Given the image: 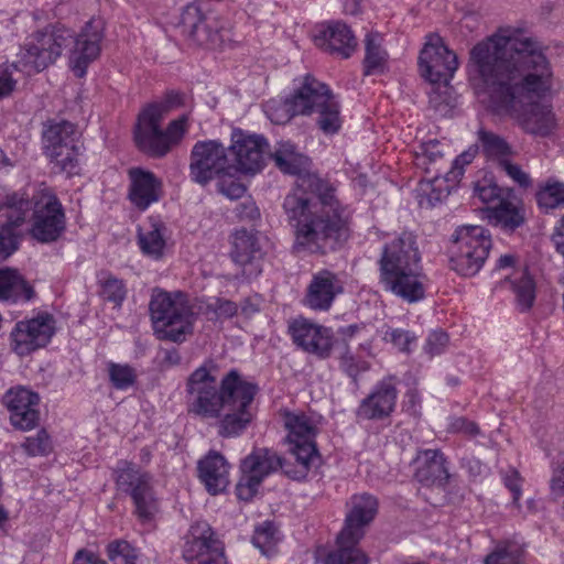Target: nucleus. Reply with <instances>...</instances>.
<instances>
[{"label": "nucleus", "mask_w": 564, "mask_h": 564, "mask_svg": "<svg viewBox=\"0 0 564 564\" xmlns=\"http://www.w3.org/2000/svg\"><path fill=\"white\" fill-rule=\"evenodd\" d=\"M468 73L528 133L546 137L556 128L552 105L542 101L553 89V68L536 40L500 28L473 46Z\"/></svg>", "instance_id": "f257e3e1"}, {"label": "nucleus", "mask_w": 564, "mask_h": 564, "mask_svg": "<svg viewBox=\"0 0 564 564\" xmlns=\"http://www.w3.org/2000/svg\"><path fill=\"white\" fill-rule=\"evenodd\" d=\"M269 156L285 174L296 175L302 194L285 197L283 207L296 224V246L314 253L340 248L350 237L349 214L335 196L333 185L308 172V159L289 141L279 142Z\"/></svg>", "instance_id": "f03ea898"}, {"label": "nucleus", "mask_w": 564, "mask_h": 564, "mask_svg": "<svg viewBox=\"0 0 564 564\" xmlns=\"http://www.w3.org/2000/svg\"><path fill=\"white\" fill-rule=\"evenodd\" d=\"M101 39L100 29L93 21L86 23L75 40L69 29L59 24L48 25L26 39L19 54V63L26 75L40 73L53 65L74 42L69 63L75 75L80 78L85 76L88 65L98 57Z\"/></svg>", "instance_id": "7ed1b4c3"}, {"label": "nucleus", "mask_w": 564, "mask_h": 564, "mask_svg": "<svg viewBox=\"0 0 564 564\" xmlns=\"http://www.w3.org/2000/svg\"><path fill=\"white\" fill-rule=\"evenodd\" d=\"M421 260L416 238L411 232L404 231L384 243L378 261L383 290L406 303L422 301L429 279Z\"/></svg>", "instance_id": "20e7f679"}, {"label": "nucleus", "mask_w": 564, "mask_h": 564, "mask_svg": "<svg viewBox=\"0 0 564 564\" xmlns=\"http://www.w3.org/2000/svg\"><path fill=\"white\" fill-rule=\"evenodd\" d=\"M264 112L275 124L286 123L294 116L316 113V123L326 134H334L341 127L337 100L325 84L311 75L303 78L291 97L267 101Z\"/></svg>", "instance_id": "39448f33"}, {"label": "nucleus", "mask_w": 564, "mask_h": 564, "mask_svg": "<svg viewBox=\"0 0 564 564\" xmlns=\"http://www.w3.org/2000/svg\"><path fill=\"white\" fill-rule=\"evenodd\" d=\"M184 105L185 95L170 90L161 99L143 107L134 129V140L142 152L153 158H162L183 139L188 129V115L172 120L165 130L161 129V121Z\"/></svg>", "instance_id": "423d86ee"}, {"label": "nucleus", "mask_w": 564, "mask_h": 564, "mask_svg": "<svg viewBox=\"0 0 564 564\" xmlns=\"http://www.w3.org/2000/svg\"><path fill=\"white\" fill-rule=\"evenodd\" d=\"M345 524L337 536V550L330 552L325 564H368L366 554L357 547L365 528L375 519L377 499L368 494L354 495L346 503Z\"/></svg>", "instance_id": "0eeeda50"}, {"label": "nucleus", "mask_w": 564, "mask_h": 564, "mask_svg": "<svg viewBox=\"0 0 564 564\" xmlns=\"http://www.w3.org/2000/svg\"><path fill=\"white\" fill-rule=\"evenodd\" d=\"M242 381L237 370H230L218 387L216 377L207 366H200L186 382L188 412L206 419L220 416L221 409L228 401L227 397L231 398Z\"/></svg>", "instance_id": "6e6552de"}, {"label": "nucleus", "mask_w": 564, "mask_h": 564, "mask_svg": "<svg viewBox=\"0 0 564 564\" xmlns=\"http://www.w3.org/2000/svg\"><path fill=\"white\" fill-rule=\"evenodd\" d=\"M149 310L160 339L183 343L193 333L195 314L184 293L154 290Z\"/></svg>", "instance_id": "1a4fd4ad"}, {"label": "nucleus", "mask_w": 564, "mask_h": 564, "mask_svg": "<svg viewBox=\"0 0 564 564\" xmlns=\"http://www.w3.org/2000/svg\"><path fill=\"white\" fill-rule=\"evenodd\" d=\"M283 425L288 431L290 452L295 468L285 467V475L294 480H302L308 470L319 463L316 436L319 432L318 420L304 412H282Z\"/></svg>", "instance_id": "9d476101"}, {"label": "nucleus", "mask_w": 564, "mask_h": 564, "mask_svg": "<svg viewBox=\"0 0 564 564\" xmlns=\"http://www.w3.org/2000/svg\"><path fill=\"white\" fill-rule=\"evenodd\" d=\"M491 248L487 229L481 226H462L453 236L451 265L458 274L475 275L484 265Z\"/></svg>", "instance_id": "9b49d317"}, {"label": "nucleus", "mask_w": 564, "mask_h": 564, "mask_svg": "<svg viewBox=\"0 0 564 564\" xmlns=\"http://www.w3.org/2000/svg\"><path fill=\"white\" fill-rule=\"evenodd\" d=\"M43 149L59 172L77 173L82 144L76 127L68 121L50 122L43 133Z\"/></svg>", "instance_id": "f8f14e48"}, {"label": "nucleus", "mask_w": 564, "mask_h": 564, "mask_svg": "<svg viewBox=\"0 0 564 564\" xmlns=\"http://www.w3.org/2000/svg\"><path fill=\"white\" fill-rule=\"evenodd\" d=\"M34 210L30 235L42 243L56 241L66 229L64 208L56 195L47 187L33 193Z\"/></svg>", "instance_id": "ddd939ff"}, {"label": "nucleus", "mask_w": 564, "mask_h": 564, "mask_svg": "<svg viewBox=\"0 0 564 564\" xmlns=\"http://www.w3.org/2000/svg\"><path fill=\"white\" fill-rule=\"evenodd\" d=\"M115 474L118 490L131 497L138 519L143 523L150 522L158 512L150 475L128 462H120Z\"/></svg>", "instance_id": "4468645a"}, {"label": "nucleus", "mask_w": 564, "mask_h": 564, "mask_svg": "<svg viewBox=\"0 0 564 564\" xmlns=\"http://www.w3.org/2000/svg\"><path fill=\"white\" fill-rule=\"evenodd\" d=\"M295 468L294 462H282L276 452L267 447L254 448L241 462V477L237 484L236 491L240 500H251L259 490L263 479L276 471L279 468Z\"/></svg>", "instance_id": "2eb2a0df"}, {"label": "nucleus", "mask_w": 564, "mask_h": 564, "mask_svg": "<svg viewBox=\"0 0 564 564\" xmlns=\"http://www.w3.org/2000/svg\"><path fill=\"white\" fill-rule=\"evenodd\" d=\"M231 160L228 148L218 140L197 141L189 155V177L202 186L221 175H229Z\"/></svg>", "instance_id": "dca6fc26"}, {"label": "nucleus", "mask_w": 564, "mask_h": 564, "mask_svg": "<svg viewBox=\"0 0 564 564\" xmlns=\"http://www.w3.org/2000/svg\"><path fill=\"white\" fill-rule=\"evenodd\" d=\"M258 387L248 381H242L235 394L229 398L220 412L218 421V434L223 437H237L241 435L254 417L253 399Z\"/></svg>", "instance_id": "f3484780"}, {"label": "nucleus", "mask_w": 564, "mask_h": 564, "mask_svg": "<svg viewBox=\"0 0 564 564\" xmlns=\"http://www.w3.org/2000/svg\"><path fill=\"white\" fill-rule=\"evenodd\" d=\"M458 68L457 55L437 34H429L419 55L420 75L431 85L449 82Z\"/></svg>", "instance_id": "a211bd4d"}, {"label": "nucleus", "mask_w": 564, "mask_h": 564, "mask_svg": "<svg viewBox=\"0 0 564 564\" xmlns=\"http://www.w3.org/2000/svg\"><path fill=\"white\" fill-rule=\"evenodd\" d=\"M183 557L189 564H228L223 542L206 521L191 525L185 536Z\"/></svg>", "instance_id": "6ab92c4d"}, {"label": "nucleus", "mask_w": 564, "mask_h": 564, "mask_svg": "<svg viewBox=\"0 0 564 564\" xmlns=\"http://www.w3.org/2000/svg\"><path fill=\"white\" fill-rule=\"evenodd\" d=\"M231 156V170L246 174H254L262 170L265 155H269L267 140L257 134H248L240 129L231 132V144L228 147Z\"/></svg>", "instance_id": "aec40b11"}, {"label": "nucleus", "mask_w": 564, "mask_h": 564, "mask_svg": "<svg viewBox=\"0 0 564 564\" xmlns=\"http://www.w3.org/2000/svg\"><path fill=\"white\" fill-rule=\"evenodd\" d=\"M293 343L303 351L319 359H327L333 350V332L306 318H296L290 326Z\"/></svg>", "instance_id": "412c9836"}, {"label": "nucleus", "mask_w": 564, "mask_h": 564, "mask_svg": "<svg viewBox=\"0 0 564 564\" xmlns=\"http://www.w3.org/2000/svg\"><path fill=\"white\" fill-rule=\"evenodd\" d=\"M55 332L54 319L48 314L39 315L15 324L11 333L13 349L23 356L46 346Z\"/></svg>", "instance_id": "4be33fe9"}, {"label": "nucleus", "mask_w": 564, "mask_h": 564, "mask_svg": "<svg viewBox=\"0 0 564 564\" xmlns=\"http://www.w3.org/2000/svg\"><path fill=\"white\" fill-rule=\"evenodd\" d=\"M3 403L10 412L11 424L22 431L34 429L40 420V395L22 386L9 389Z\"/></svg>", "instance_id": "5701e85b"}, {"label": "nucleus", "mask_w": 564, "mask_h": 564, "mask_svg": "<svg viewBox=\"0 0 564 564\" xmlns=\"http://www.w3.org/2000/svg\"><path fill=\"white\" fill-rule=\"evenodd\" d=\"M397 398L395 378H383L360 402L356 412L357 416L362 420H383L394 411Z\"/></svg>", "instance_id": "b1692460"}, {"label": "nucleus", "mask_w": 564, "mask_h": 564, "mask_svg": "<svg viewBox=\"0 0 564 564\" xmlns=\"http://www.w3.org/2000/svg\"><path fill=\"white\" fill-rule=\"evenodd\" d=\"M181 28L183 33L197 45L214 47L219 42V33L214 21L206 18L195 3L184 8L181 14Z\"/></svg>", "instance_id": "393cba45"}, {"label": "nucleus", "mask_w": 564, "mask_h": 564, "mask_svg": "<svg viewBox=\"0 0 564 564\" xmlns=\"http://www.w3.org/2000/svg\"><path fill=\"white\" fill-rule=\"evenodd\" d=\"M343 291V282L336 273L329 270H321L312 278L305 302L308 307L315 311H327L335 297Z\"/></svg>", "instance_id": "a878e982"}, {"label": "nucleus", "mask_w": 564, "mask_h": 564, "mask_svg": "<svg viewBox=\"0 0 564 564\" xmlns=\"http://www.w3.org/2000/svg\"><path fill=\"white\" fill-rule=\"evenodd\" d=\"M129 178L128 197L138 209L145 210L162 197V182L152 172L133 167L129 170Z\"/></svg>", "instance_id": "bb28decb"}, {"label": "nucleus", "mask_w": 564, "mask_h": 564, "mask_svg": "<svg viewBox=\"0 0 564 564\" xmlns=\"http://www.w3.org/2000/svg\"><path fill=\"white\" fill-rule=\"evenodd\" d=\"M318 47L348 58L357 46L356 37L349 26L343 22H330L315 35Z\"/></svg>", "instance_id": "cd10ccee"}, {"label": "nucleus", "mask_w": 564, "mask_h": 564, "mask_svg": "<svg viewBox=\"0 0 564 564\" xmlns=\"http://www.w3.org/2000/svg\"><path fill=\"white\" fill-rule=\"evenodd\" d=\"M33 210V194L30 195L28 191L0 194V215L6 219L3 226L18 231L31 219Z\"/></svg>", "instance_id": "c85d7f7f"}, {"label": "nucleus", "mask_w": 564, "mask_h": 564, "mask_svg": "<svg viewBox=\"0 0 564 564\" xmlns=\"http://www.w3.org/2000/svg\"><path fill=\"white\" fill-rule=\"evenodd\" d=\"M198 476L208 492L217 495L229 484V465L221 454L209 452L198 462Z\"/></svg>", "instance_id": "c756f323"}, {"label": "nucleus", "mask_w": 564, "mask_h": 564, "mask_svg": "<svg viewBox=\"0 0 564 564\" xmlns=\"http://www.w3.org/2000/svg\"><path fill=\"white\" fill-rule=\"evenodd\" d=\"M232 260L245 268V273L250 276L261 272L256 261L261 258V249L257 237L246 229L237 230L234 235Z\"/></svg>", "instance_id": "7c9ffc66"}, {"label": "nucleus", "mask_w": 564, "mask_h": 564, "mask_svg": "<svg viewBox=\"0 0 564 564\" xmlns=\"http://www.w3.org/2000/svg\"><path fill=\"white\" fill-rule=\"evenodd\" d=\"M415 478L425 485L446 482L449 474L444 455L434 449L420 452L415 459Z\"/></svg>", "instance_id": "2f4dec72"}, {"label": "nucleus", "mask_w": 564, "mask_h": 564, "mask_svg": "<svg viewBox=\"0 0 564 564\" xmlns=\"http://www.w3.org/2000/svg\"><path fill=\"white\" fill-rule=\"evenodd\" d=\"M138 243L141 251L153 258L160 259L166 246V226L155 217H149L138 228Z\"/></svg>", "instance_id": "473e14b6"}, {"label": "nucleus", "mask_w": 564, "mask_h": 564, "mask_svg": "<svg viewBox=\"0 0 564 564\" xmlns=\"http://www.w3.org/2000/svg\"><path fill=\"white\" fill-rule=\"evenodd\" d=\"M34 291L20 275L10 268L0 269V300L17 302L29 301L33 297Z\"/></svg>", "instance_id": "72a5a7b5"}, {"label": "nucleus", "mask_w": 564, "mask_h": 564, "mask_svg": "<svg viewBox=\"0 0 564 564\" xmlns=\"http://www.w3.org/2000/svg\"><path fill=\"white\" fill-rule=\"evenodd\" d=\"M381 36L370 33L366 36L365 75L382 73L387 63V52L381 47Z\"/></svg>", "instance_id": "f704fd0d"}, {"label": "nucleus", "mask_w": 564, "mask_h": 564, "mask_svg": "<svg viewBox=\"0 0 564 564\" xmlns=\"http://www.w3.org/2000/svg\"><path fill=\"white\" fill-rule=\"evenodd\" d=\"M447 144L437 140H430L424 142L420 149L416 160L419 165H425L426 172L434 171V177L437 178L442 171V163L444 161Z\"/></svg>", "instance_id": "c9c22d12"}, {"label": "nucleus", "mask_w": 564, "mask_h": 564, "mask_svg": "<svg viewBox=\"0 0 564 564\" xmlns=\"http://www.w3.org/2000/svg\"><path fill=\"white\" fill-rule=\"evenodd\" d=\"M501 285H510L516 294L517 305L520 311H529L535 300V284L533 279L525 272L514 280L505 279Z\"/></svg>", "instance_id": "e433bc0d"}, {"label": "nucleus", "mask_w": 564, "mask_h": 564, "mask_svg": "<svg viewBox=\"0 0 564 564\" xmlns=\"http://www.w3.org/2000/svg\"><path fill=\"white\" fill-rule=\"evenodd\" d=\"M524 551L516 541H502L485 557L484 564H521Z\"/></svg>", "instance_id": "4c0bfd02"}, {"label": "nucleus", "mask_w": 564, "mask_h": 564, "mask_svg": "<svg viewBox=\"0 0 564 564\" xmlns=\"http://www.w3.org/2000/svg\"><path fill=\"white\" fill-rule=\"evenodd\" d=\"M478 139L486 155L496 160L498 165L501 164V161H506L512 155L511 147L505 139L490 131L480 130Z\"/></svg>", "instance_id": "58836bf2"}, {"label": "nucleus", "mask_w": 564, "mask_h": 564, "mask_svg": "<svg viewBox=\"0 0 564 564\" xmlns=\"http://www.w3.org/2000/svg\"><path fill=\"white\" fill-rule=\"evenodd\" d=\"M448 83L434 84L429 91L430 106L441 115H447L456 105L454 89Z\"/></svg>", "instance_id": "ea45409f"}, {"label": "nucleus", "mask_w": 564, "mask_h": 564, "mask_svg": "<svg viewBox=\"0 0 564 564\" xmlns=\"http://www.w3.org/2000/svg\"><path fill=\"white\" fill-rule=\"evenodd\" d=\"M489 217L497 225L510 230L518 228L524 220L518 207L510 202H500L491 209Z\"/></svg>", "instance_id": "a19ab883"}, {"label": "nucleus", "mask_w": 564, "mask_h": 564, "mask_svg": "<svg viewBox=\"0 0 564 564\" xmlns=\"http://www.w3.org/2000/svg\"><path fill=\"white\" fill-rule=\"evenodd\" d=\"M536 200L539 206L546 210L564 204V183L547 181L536 193Z\"/></svg>", "instance_id": "79ce46f5"}, {"label": "nucleus", "mask_w": 564, "mask_h": 564, "mask_svg": "<svg viewBox=\"0 0 564 564\" xmlns=\"http://www.w3.org/2000/svg\"><path fill=\"white\" fill-rule=\"evenodd\" d=\"M108 376L112 387L117 390H127L137 380V371L133 367L116 362H109Z\"/></svg>", "instance_id": "37998d69"}, {"label": "nucleus", "mask_w": 564, "mask_h": 564, "mask_svg": "<svg viewBox=\"0 0 564 564\" xmlns=\"http://www.w3.org/2000/svg\"><path fill=\"white\" fill-rule=\"evenodd\" d=\"M279 540L278 529L269 521L258 527L252 536L254 546L265 555H270Z\"/></svg>", "instance_id": "c03bdc74"}, {"label": "nucleus", "mask_w": 564, "mask_h": 564, "mask_svg": "<svg viewBox=\"0 0 564 564\" xmlns=\"http://www.w3.org/2000/svg\"><path fill=\"white\" fill-rule=\"evenodd\" d=\"M23 72L19 59L11 64H0V100L10 97L18 85L15 75Z\"/></svg>", "instance_id": "a18cd8bd"}, {"label": "nucleus", "mask_w": 564, "mask_h": 564, "mask_svg": "<svg viewBox=\"0 0 564 564\" xmlns=\"http://www.w3.org/2000/svg\"><path fill=\"white\" fill-rule=\"evenodd\" d=\"M339 368L349 377L352 379L355 383L358 381V376L362 372H366L370 368V364L361 359L359 357H356L352 355L348 349L341 354L339 357Z\"/></svg>", "instance_id": "49530a36"}, {"label": "nucleus", "mask_w": 564, "mask_h": 564, "mask_svg": "<svg viewBox=\"0 0 564 564\" xmlns=\"http://www.w3.org/2000/svg\"><path fill=\"white\" fill-rule=\"evenodd\" d=\"M108 557L112 564H137L138 561L135 550L126 541L110 543Z\"/></svg>", "instance_id": "de8ad7c7"}, {"label": "nucleus", "mask_w": 564, "mask_h": 564, "mask_svg": "<svg viewBox=\"0 0 564 564\" xmlns=\"http://www.w3.org/2000/svg\"><path fill=\"white\" fill-rule=\"evenodd\" d=\"M127 290L121 280L115 276H109L102 283L101 295L102 297L115 304V306H121L126 299Z\"/></svg>", "instance_id": "09e8293b"}, {"label": "nucleus", "mask_w": 564, "mask_h": 564, "mask_svg": "<svg viewBox=\"0 0 564 564\" xmlns=\"http://www.w3.org/2000/svg\"><path fill=\"white\" fill-rule=\"evenodd\" d=\"M22 446L32 456L46 455L52 449L51 440L45 430L39 431L34 436L26 437Z\"/></svg>", "instance_id": "8fccbe9b"}, {"label": "nucleus", "mask_w": 564, "mask_h": 564, "mask_svg": "<svg viewBox=\"0 0 564 564\" xmlns=\"http://www.w3.org/2000/svg\"><path fill=\"white\" fill-rule=\"evenodd\" d=\"M18 231L0 225V261L8 259L18 249Z\"/></svg>", "instance_id": "3c124183"}, {"label": "nucleus", "mask_w": 564, "mask_h": 564, "mask_svg": "<svg viewBox=\"0 0 564 564\" xmlns=\"http://www.w3.org/2000/svg\"><path fill=\"white\" fill-rule=\"evenodd\" d=\"M475 158V153L467 151L458 155L452 163L451 170L446 171L444 178L446 182H457L464 174L465 165L471 163Z\"/></svg>", "instance_id": "603ef678"}, {"label": "nucleus", "mask_w": 564, "mask_h": 564, "mask_svg": "<svg viewBox=\"0 0 564 564\" xmlns=\"http://www.w3.org/2000/svg\"><path fill=\"white\" fill-rule=\"evenodd\" d=\"M217 187L219 193L230 199H239L241 198L247 188L246 186L232 178L226 177V175L219 176V181L217 183Z\"/></svg>", "instance_id": "864d4df0"}, {"label": "nucleus", "mask_w": 564, "mask_h": 564, "mask_svg": "<svg viewBox=\"0 0 564 564\" xmlns=\"http://www.w3.org/2000/svg\"><path fill=\"white\" fill-rule=\"evenodd\" d=\"M448 345V336L446 333L442 330L432 332L424 346V350L431 357L437 356L442 354Z\"/></svg>", "instance_id": "5fc2aeb1"}, {"label": "nucleus", "mask_w": 564, "mask_h": 564, "mask_svg": "<svg viewBox=\"0 0 564 564\" xmlns=\"http://www.w3.org/2000/svg\"><path fill=\"white\" fill-rule=\"evenodd\" d=\"M551 495L557 503L562 507V514L564 518V460L562 466L554 470L551 479Z\"/></svg>", "instance_id": "6e6d98bb"}, {"label": "nucleus", "mask_w": 564, "mask_h": 564, "mask_svg": "<svg viewBox=\"0 0 564 564\" xmlns=\"http://www.w3.org/2000/svg\"><path fill=\"white\" fill-rule=\"evenodd\" d=\"M500 169L506 172V174L514 181L517 184H519L522 187H527L530 185L531 180L530 176L521 170V167L518 164H513L510 159H507L506 161H501V164H499Z\"/></svg>", "instance_id": "4d7b16f0"}, {"label": "nucleus", "mask_w": 564, "mask_h": 564, "mask_svg": "<svg viewBox=\"0 0 564 564\" xmlns=\"http://www.w3.org/2000/svg\"><path fill=\"white\" fill-rule=\"evenodd\" d=\"M386 338H389L391 343L398 347L401 351H410V346L415 341V336L404 329H392L386 333Z\"/></svg>", "instance_id": "13d9d810"}, {"label": "nucleus", "mask_w": 564, "mask_h": 564, "mask_svg": "<svg viewBox=\"0 0 564 564\" xmlns=\"http://www.w3.org/2000/svg\"><path fill=\"white\" fill-rule=\"evenodd\" d=\"M235 213L240 220L251 221L260 216L256 203L250 198L239 203L235 208Z\"/></svg>", "instance_id": "bf43d9fd"}, {"label": "nucleus", "mask_w": 564, "mask_h": 564, "mask_svg": "<svg viewBox=\"0 0 564 564\" xmlns=\"http://www.w3.org/2000/svg\"><path fill=\"white\" fill-rule=\"evenodd\" d=\"M214 311L218 318H231L238 314L239 306L230 300L217 299L214 304Z\"/></svg>", "instance_id": "052dcab7"}, {"label": "nucleus", "mask_w": 564, "mask_h": 564, "mask_svg": "<svg viewBox=\"0 0 564 564\" xmlns=\"http://www.w3.org/2000/svg\"><path fill=\"white\" fill-rule=\"evenodd\" d=\"M262 300L259 295L248 296L241 301L239 306L240 313L249 318L260 311Z\"/></svg>", "instance_id": "680f3d73"}, {"label": "nucleus", "mask_w": 564, "mask_h": 564, "mask_svg": "<svg viewBox=\"0 0 564 564\" xmlns=\"http://www.w3.org/2000/svg\"><path fill=\"white\" fill-rule=\"evenodd\" d=\"M503 480L506 487L512 492L513 501L517 502L521 496V480L518 471L511 470Z\"/></svg>", "instance_id": "e2e57ef3"}, {"label": "nucleus", "mask_w": 564, "mask_h": 564, "mask_svg": "<svg viewBox=\"0 0 564 564\" xmlns=\"http://www.w3.org/2000/svg\"><path fill=\"white\" fill-rule=\"evenodd\" d=\"M462 466L466 468L468 474L474 478L482 475L485 470V466L482 465V463L474 456L464 457L462 459Z\"/></svg>", "instance_id": "0e129e2a"}, {"label": "nucleus", "mask_w": 564, "mask_h": 564, "mask_svg": "<svg viewBox=\"0 0 564 564\" xmlns=\"http://www.w3.org/2000/svg\"><path fill=\"white\" fill-rule=\"evenodd\" d=\"M453 429L469 436H475L479 433V427L475 422L467 421L463 417L457 419L453 423Z\"/></svg>", "instance_id": "69168bd1"}, {"label": "nucleus", "mask_w": 564, "mask_h": 564, "mask_svg": "<svg viewBox=\"0 0 564 564\" xmlns=\"http://www.w3.org/2000/svg\"><path fill=\"white\" fill-rule=\"evenodd\" d=\"M475 196L484 203H489L499 196V189L495 185L479 186L475 188Z\"/></svg>", "instance_id": "338daca9"}, {"label": "nucleus", "mask_w": 564, "mask_h": 564, "mask_svg": "<svg viewBox=\"0 0 564 564\" xmlns=\"http://www.w3.org/2000/svg\"><path fill=\"white\" fill-rule=\"evenodd\" d=\"M73 564H107L100 560L94 552L87 550H79L75 554Z\"/></svg>", "instance_id": "774afa93"}]
</instances>
